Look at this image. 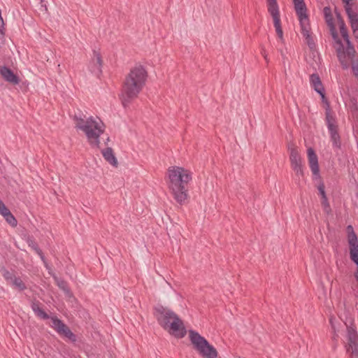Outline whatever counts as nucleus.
I'll use <instances>...</instances> for the list:
<instances>
[{
    "label": "nucleus",
    "mask_w": 358,
    "mask_h": 358,
    "mask_svg": "<svg viewBox=\"0 0 358 358\" xmlns=\"http://www.w3.org/2000/svg\"><path fill=\"white\" fill-rule=\"evenodd\" d=\"M268 12L271 15L273 20V24L275 29L276 34L279 38L282 41L283 40V31L281 27L280 22V15L278 5L273 6H269L267 8Z\"/></svg>",
    "instance_id": "14"
},
{
    "label": "nucleus",
    "mask_w": 358,
    "mask_h": 358,
    "mask_svg": "<svg viewBox=\"0 0 358 358\" xmlns=\"http://www.w3.org/2000/svg\"><path fill=\"white\" fill-rule=\"evenodd\" d=\"M10 283L19 291H24L27 289V286L20 277L15 276Z\"/></svg>",
    "instance_id": "25"
},
{
    "label": "nucleus",
    "mask_w": 358,
    "mask_h": 358,
    "mask_svg": "<svg viewBox=\"0 0 358 358\" xmlns=\"http://www.w3.org/2000/svg\"><path fill=\"white\" fill-rule=\"evenodd\" d=\"M338 59L343 69H348L352 66L354 75L358 77V59L356 58L355 52L352 55H348L347 52H343V44H338V47L335 48Z\"/></svg>",
    "instance_id": "7"
},
{
    "label": "nucleus",
    "mask_w": 358,
    "mask_h": 358,
    "mask_svg": "<svg viewBox=\"0 0 358 358\" xmlns=\"http://www.w3.org/2000/svg\"><path fill=\"white\" fill-rule=\"evenodd\" d=\"M154 314L160 326L170 334L179 338L186 335L187 331L182 321L171 310L160 306L155 308Z\"/></svg>",
    "instance_id": "4"
},
{
    "label": "nucleus",
    "mask_w": 358,
    "mask_h": 358,
    "mask_svg": "<svg viewBox=\"0 0 358 358\" xmlns=\"http://www.w3.org/2000/svg\"><path fill=\"white\" fill-rule=\"evenodd\" d=\"M2 275L7 282H11L14 277L15 276L12 272L4 268L2 271Z\"/></svg>",
    "instance_id": "26"
},
{
    "label": "nucleus",
    "mask_w": 358,
    "mask_h": 358,
    "mask_svg": "<svg viewBox=\"0 0 358 358\" xmlns=\"http://www.w3.org/2000/svg\"><path fill=\"white\" fill-rule=\"evenodd\" d=\"M288 149L289 151L291 166L293 171L295 172L296 176L303 177L304 175L303 168L301 157L297 149L294 145L289 146Z\"/></svg>",
    "instance_id": "11"
},
{
    "label": "nucleus",
    "mask_w": 358,
    "mask_h": 358,
    "mask_svg": "<svg viewBox=\"0 0 358 358\" xmlns=\"http://www.w3.org/2000/svg\"><path fill=\"white\" fill-rule=\"evenodd\" d=\"M73 120L75 128L85 134L90 145L94 148H99V137L105 131V125L101 119L93 116L85 118V116L83 117L80 114L75 115Z\"/></svg>",
    "instance_id": "3"
},
{
    "label": "nucleus",
    "mask_w": 358,
    "mask_h": 358,
    "mask_svg": "<svg viewBox=\"0 0 358 358\" xmlns=\"http://www.w3.org/2000/svg\"><path fill=\"white\" fill-rule=\"evenodd\" d=\"M347 352H351L352 358H358V335L356 329L347 326Z\"/></svg>",
    "instance_id": "8"
},
{
    "label": "nucleus",
    "mask_w": 358,
    "mask_h": 358,
    "mask_svg": "<svg viewBox=\"0 0 358 358\" xmlns=\"http://www.w3.org/2000/svg\"><path fill=\"white\" fill-rule=\"evenodd\" d=\"M301 25V34L306 38V43L310 49L315 48V44L313 37L310 34V24L309 20H304L299 21Z\"/></svg>",
    "instance_id": "17"
},
{
    "label": "nucleus",
    "mask_w": 358,
    "mask_h": 358,
    "mask_svg": "<svg viewBox=\"0 0 358 358\" xmlns=\"http://www.w3.org/2000/svg\"><path fill=\"white\" fill-rule=\"evenodd\" d=\"M266 3H267V8L269 7V6H277L278 5V3H277V0H266Z\"/></svg>",
    "instance_id": "30"
},
{
    "label": "nucleus",
    "mask_w": 358,
    "mask_h": 358,
    "mask_svg": "<svg viewBox=\"0 0 358 358\" xmlns=\"http://www.w3.org/2000/svg\"><path fill=\"white\" fill-rule=\"evenodd\" d=\"M27 242L28 243V245L31 248L41 257V259L45 262V257L43 255V253L42 250L38 248L37 243L34 241V240L31 238L28 237Z\"/></svg>",
    "instance_id": "24"
},
{
    "label": "nucleus",
    "mask_w": 358,
    "mask_h": 358,
    "mask_svg": "<svg viewBox=\"0 0 358 358\" xmlns=\"http://www.w3.org/2000/svg\"><path fill=\"white\" fill-rule=\"evenodd\" d=\"M109 141V138H107V140H106V142H108Z\"/></svg>",
    "instance_id": "33"
},
{
    "label": "nucleus",
    "mask_w": 358,
    "mask_h": 358,
    "mask_svg": "<svg viewBox=\"0 0 358 358\" xmlns=\"http://www.w3.org/2000/svg\"><path fill=\"white\" fill-rule=\"evenodd\" d=\"M324 185L323 182H321L318 187H317V189H318V191L320 192V194H321V196H322V199L323 198H325L327 197V195H326V193H325V190H324Z\"/></svg>",
    "instance_id": "28"
},
{
    "label": "nucleus",
    "mask_w": 358,
    "mask_h": 358,
    "mask_svg": "<svg viewBox=\"0 0 358 358\" xmlns=\"http://www.w3.org/2000/svg\"><path fill=\"white\" fill-rule=\"evenodd\" d=\"M103 61L100 53L94 51V57L90 62L89 69L92 73L99 76L102 73Z\"/></svg>",
    "instance_id": "16"
},
{
    "label": "nucleus",
    "mask_w": 358,
    "mask_h": 358,
    "mask_svg": "<svg viewBox=\"0 0 358 358\" xmlns=\"http://www.w3.org/2000/svg\"><path fill=\"white\" fill-rule=\"evenodd\" d=\"M322 99V101L325 104V120L327 126L328 131L330 134L331 141L334 148L341 149V136L338 134V127L336 123L335 116L333 115L330 104L325 96L324 90L321 92L318 93Z\"/></svg>",
    "instance_id": "5"
},
{
    "label": "nucleus",
    "mask_w": 358,
    "mask_h": 358,
    "mask_svg": "<svg viewBox=\"0 0 358 358\" xmlns=\"http://www.w3.org/2000/svg\"><path fill=\"white\" fill-rule=\"evenodd\" d=\"M307 156L309 166L313 174L316 178H320V168L318 164V158L313 148H309L307 150Z\"/></svg>",
    "instance_id": "15"
},
{
    "label": "nucleus",
    "mask_w": 358,
    "mask_h": 358,
    "mask_svg": "<svg viewBox=\"0 0 358 358\" xmlns=\"http://www.w3.org/2000/svg\"><path fill=\"white\" fill-rule=\"evenodd\" d=\"M167 185L176 201L183 205L189 199V183L192 180V172L182 166H173L167 169Z\"/></svg>",
    "instance_id": "1"
},
{
    "label": "nucleus",
    "mask_w": 358,
    "mask_h": 358,
    "mask_svg": "<svg viewBox=\"0 0 358 358\" xmlns=\"http://www.w3.org/2000/svg\"><path fill=\"white\" fill-rule=\"evenodd\" d=\"M31 306L37 317L43 320L50 318L49 315L40 307V303L38 301H33Z\"/></svg>",
    "instance_id": "23"
},
{
    "label": "nucleus",
    "mask_w": 358,
    "mask_h": 358,
    "mask_svg": "<svg viewBox=\"0 0 358 358\" xmlns=\"http://www.w3.org/2000/svg\"><path fill=\"white\" fill-rule=\"evenodd\" d=\"M338 17V23L340 29V33L344 40V41L346 43V47L345 48L343 46V52H347L348 55H352L353 52H355V49L352 44L351 41H350V36L348 34V30L345 25V23L343 18L341 17L340 14L337 15Z\"/></svg>",
    "instance_id": "12"
},
{
    "label": "nucleus",
    "mask_w": 358,
    "mask_h": 358,
    "mask_svg": "<svg viewBox=\"0 0 358 358\" xmlns=\"http://www.w3.org/2000/svg\"><path fill=\"white\" fill-rule=\"evenodd\" d=\"M262 54L264 56L265 60L268 62L267 54L266 53L265 50H262Z\"/></svg>",
    "instance_id": "31"
},
{
    "label": "nucleus",
    "mask_w": 358,
    "mask_h": 358,
    "mask_svg": "<svg viewBox=\"0 0 358 358\" xmlns=\"http://www.w3.org/2000/svg\"><path fill=\"white\" fill-rule=\"evenodd\" d=\"M268 12L271 15L273 20V24L275 29L276 34L279 38L282 41L283 40V31L281 27L280 22V15L278 5L273 6H269L267 8Z\"/></svg>",
    "instance_id": "13"
},
{
    "label": "nucleus",
    "mask_w": 358,
    "mask_h": 358,
    "mask_svg": "<svg viewBox=\"0 0 358 358\" xmlns=\"http://www.w3.org/2000/svg\"><path fill=\"white\" fill-rule=\"evenodd\" d=\"M148 76V71L143 65L136 64L131 68L125 76L120 94L122 104L124 108L138 97L146 83Z\"/></svg>",
    "instance_id": "2"
},
{
    "label": "nucleus",
    "mask_w": 358,
    "mask_h": 358,
    "mask_svg": "<svg viewBox=\"0 0 358 358\" xmlns=\"http://www.w3.org/2000/svg\"><path fill=\"white\" fill-rule=\"evenodd\" d=\"M310 83L312 87L317 93H321L324 90L320 78L317 73H313L310 76Z\"/></svg>",
    "instance_id": "21"
},
{
    "label": "nucleus",
    "mask_w": 358,
    "mask_h": 358,
    "mask_svg": "<svg viewBox=\"0 0 358 358\" xmlns=\"http://www.w3.org/2000/svg\"><path fill=\"white\" fill-rule=\"evenodd\" d=\"M103 158L112 166L117 167L118 165L117 159L115 157L113 150L111 148H107L102 150Z\"/></svg>",
    "instance_id": "22"
},
{
    "label": "nucleus",
    "mask_w": 358,
    "mask_h": 358,
    "mask_svg": "<svg viewBox=\"0 0 358 358\" xmlns=\"http://www.w3.org/2000/svg\"><path fill=\"white\" fill-rule=\"evenodd\" d=\"M109 141V138H107V140H106V142H108Z\"/></svg>",
    "instance_id": "34"
},
{
    "label": "nucleus",
    "mask_w": 358,
    "mask_h": 358,
    "mask_svg": "<svg viewBox=\"0 0 358 358\" xmlns=\"http://www.w3.org/2000/svg\"><path fill=\"white\" fill-rule=\"evenodd\" d=\"M336 336H338L337 335H335L334 337V340H336Z\"/></svg>",
    "instance_id": "32"
},
{
    "label": "nucleus",
    "mask_w": 358,
    "mask_h": 358,
    "mask_svg": "<svg viewBox=\"0 0 358 358\" xmlns=\"http://www.w3.org/2000/svg\"><path fill=\"white\" fill-rule=\"evenodd\" d=\"M296 13L299 17V20H304L308 19L307 15V8L303 0L293 1Z\"/></svg>",
    "instance_id": "20"
},
{
    "label": "nucleus",
    "mask_w": 358,
    "mask_h": 358,
    "mask_svg": "<svg viewBox=\"0 0 358 358\" xmlns=\"http://www.w3.org/2000/svg\"><path fill=\"white\" fill-rule=\"evenodd\" d=\"M322 205L324 207V210L329 213L331 210L330 205L328 201L327 197L323 198L322 201Z\"/></svg>",
    "instance_id": "27"
},
{
    "label": "nucleus",
    "mask_w": 358,
    "mask_h": 358,
    "mask_svg": "<svg viewBox=\"0 0 358 358\" xmlns=\"http://www.w3.org/2000/svg\"><path fill=\"white\" fill-rule=\"evenodd\" d=\"M57 285L64 291H69L67 283L64 280H58Z\"/></svg>",
    "instance_id": "29"
},
{
    "label": "nucleus",
    "mask_w": 358,
    "mask_h": 358,
    "mask_svg": "<svg viewBox=\"0 0 358 358\" xmlns=\"http://www.w3.org/2000/svg\"><path fill=\"white\" fill-rule=\"evenodd\" d=\"M51 320L52 324H50V327L54 329L59 335L69 338L73 342L76 341V335L61 320L55 316L51 317Z\"/></svg>",
    "instance_id": "10"
},
{
    "label": "nucleus",
    "mask_w": 358,
    "mask_h": 358,
    "mask_svg": "<svg viewBox=\"0 0 358 358\" xmlns=\"http://www.w3.org/2000/svg\"><path fill=\"white\" fill-rule=\"evenodd\" d=\"M0 214L4 217L6 222L12 227H15L17 225V221L14 215L11 213L10 210L5 206L3 201L0 199Z\"/></svg>",
    "instance_id": "19"
},
{
    "label": "nucleus",
    "mask_w": 358,
    "mask_h": 358,
    "mask_svg": "<svg viewBox=\"0 0 358 358\" xmlns=\"http://www.w3.org/2000/svg\"><path fill=\"white\" fill-rule=\"evenodd\" d=\"M0 74L2 78L9 83L18 85L20 83V78L7 66H3L0 67Z\"/></svg>",
    "instance_id": "18"
},
{
    "label": "nucleus",
    "mask_w": 358,
    "mask_h": 358,
    "mask_svg": "<svg viewBox=\"0 0 358 358\" xmlns=\"http://www.w3.org/2000/svg\"><path fill=\"white\" fill-rule=\"evenodd\" d=\"M323 13L324 16V19L327 26L329 27L330 34L334 40L333 46L334 48L338 47V44H343L341 40L339 38L338 36V33L334 22V17L331 13V10L330 7L326 6L323 9Z\"/></svg>",
    "instance_id": "9"
},
{
    "label": "nucleus",
    "mask_w": 358,
    "mask_h": 358,
    "mask_svg": "<svg viewBox=\"0 0 358 358\" xmlns=\"http://www.w3.org/2000/svg\"><path fill=\"white\" fill-rule=\"evenodd\" d=\"M189 337L195 350L204 358H216L217 350L198 332L194 330L189 331Z\"/></svg>",
    "instance_id": "6"
}]
</instances>
